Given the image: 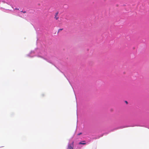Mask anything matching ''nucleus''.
Returning <instances> with one entry per match:
<instances>
[{"mask_svg": "<svg viewBox=\"0 0 149 149\" xmlns=\"http://www.w3.org/2000/svg\"><path fill=\"white\" fill-rule=\"evenodd\" d=\"M73 142L72 144H69L68 145V149H73Z\"/></svg>", "mask_w": 149, "mask_h": 149, "instance_id": "nucleus-1", "label": "nucleus"}, {"mask_svg": "<svg viewBox=\"0 0 149 149\" xmlns=\"http://www.w3.org/2000/svg\"><path fill=\"white\" fill-rule=\"evenodd\" d=\"M83 142H85V141H83Z\"/></svg>", "mask_w": 149, "mask_h": 149, "instance_id": "nucleus-9", "label": "nucleus"}, {"mask_svg": "<svg viewBox=\"0 0 149 149\" xmlns=\"http://www.w3.org/2000/svg\"><path fill=\"white\" fill-rule=\"evenodd\" d=\"M58 12H56V13H55V18L56 20H57L59 18V17L58 16Z\"/></svg>", "mask_w": 149, "mask_h": 149, "instance_id": "nucleus-2", "label": "nucleus"}, {"mask_svg": "<svg viewBox=\"0 0 149 149\" xmlns=\"http://www.w3.org/2000/svg\"><path fill=\"white\" fill-rule=\"evenodd\" d=\"M63 30V29H59L58 30V32H59L60 31H62Z\"/></svg>", "mask_w": 149, "mask_h": 149, "instance_id": "nucleus-4", "label": "nucleus"}, {"mask_svg": "<svg viewBox=\"0 0 149 149\" xmlns=\"http://www.w3.org/2000/svg\"><path fill=\"white\" fill-rule=\"evenodd\" d=\"M79 144H82V145H85L86 144L85 143H82V142H80L79 143Z\"/></svg>", "mask_w": 149, "mask_h": 149, "instance_id": "nucleus-3", "label": "nucleus"}, {"mask_svg": "<svg viewBox=\"0 0 149 149\" xmlns=\"http://www.w3.org/2000/svg\"><path fill=\"white\" fill-rule=\"evenodd\" d=\"M15 10H19V9L18 8H15Z\"/></svg>", "mask_w": 149, "mask_h": 149, "instance_id": "nucleus-7", "label": "nucleus"}, {"mask_svg": "<svg viewBox=\"0 0 149 149\" xmlns=\"http://www.w3.org/2000/svg\"><path fill=\"white\" fill-rule=\"evenodd\" d=\"M125 102L126 103H127V101H125Z\"/></svg>", "mask_w": 149, "mask_h": 149, "instance_id": "nucleus-8", "label": "nucleus"}, {"mask_svg": "<svg viewBox=\"0 0 149 149\" xmlns=\"http://www.w3.org/2000/svg\"><path fill=\"white\" fill-rule=\"evenodd\" d=\"M21 12H22V13H26V12L25 11H21Z\"/></svg>", "mask_w": 149, "mask_h": 149, "instance_id": "nucleus-5", "label": "nucleus"}, {"mask_svg": "<svg viewBox=\"0 0 149 149\" xmlns=\"http://www.w3.org/2000/svg\"><path fill=\"white\" fill-rule=\"evenodd\" d=\"M81 134H82V133H79V134H78L77 135H79Z\"/></svg>", "mask_w": 149, "mask_h": 149, "instance_id": "nucleus-6", "label": "nucleus"}]
</instances>
